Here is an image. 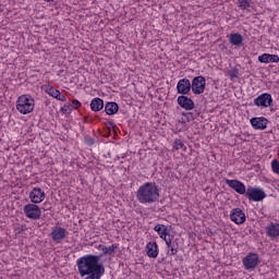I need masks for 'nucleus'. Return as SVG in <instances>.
<instances>
[{"instance_id":"f257e3e1","label":"nucleus","mask_w":279,"mask_h":279,"mask_svg":"<svg viewBox=\"0 0 279 279\" xmlns=\"http://www.w3.org/2000/svg\"><path fill=\"white\" fill-rule=\"evenodd\" d=\"M99 260H101V255L87 254L80 257L76 260V267L81 278L87 276L85 279H101L106 274V267Z\"/></svg>"},{"instance_id":"f03ea898","label":"nucleus","mask_w":279,"mask_h":279,"mask_svg":"<svg viewBox=\"0 0 279 279\" xmlns=\"http://www.w3.org/2000/svg\"><path fill=\"white\" fill-rule=\"evenodd\" d=\"M135 196L140 204H155L160 199V190L156 182H146L138 187Z\"/></svg>"},{"instance_id":"7ed1b4c3","label":"nucleus","mask_w":279,"mask_h":279,"mask_svg":"<svg viewBox=\"0 0 279 279\" xmlns=\"http://www.w3.org/2000/svg\"><path fill=\"white\" fill-rule=\"evenodd\" d=\"M36 100L31 95H22L16 100V110L20 114H29L34 112Z\"/></svg>"},{"instance_id":"20e7f679","label":"nucleus","mask_w":279,"mask_h":279,"mask_svg":"<svg viewBox=\"0 0 279 279\" xmlns=\"http://www.w3.org/2000/svg\"><path fill=\"white\" fill-rule=\"evenodd\" d=\"M242 265L246 271H254L260 265V257L257 253H248L243 259Z\"/></svg>"},{"instance_id":"39448f33","label":"nucleus","mask_w":279,"mask_h":279,"mask_svg":"<svg viewBox=\"0 0 279 279\" xmlns=\"http://www.w3.org/2000/svg\"><path fill=\"white\" fill-rule=\"evenodd\" d=\"M245 197H247L250 202H263V199L267 197V194L260 187L248 186Z\"/></svg>"},{"instance_id":"423d86ee","label":"nucleus","mask_w":279,"mask_h":279,"mask_svg":"<svg viewBox=\"0 0 279 279\" xmlns=\"http://www.w3.org/2000/svg\"><path fill=\"white\" fill-rule=\"evenodd\" d=\"M25 217L28 219H33L34 221H37V219H40L43 217V211L40 210V207L36 204H27L23 208Z\"/></svg>"},{"instance_id":"0eeeda50","label":"nucleus","mask_w":279,"mask_h":279,"mask_svg":"<svg viewBox=\"0 0 279 279\" xmlns=\"http://www.w3.org/2000/svg\"><path fill=\"white\" fill-rule=\"evenodd\" d=\"M191 86L194 95H202L206 90V78L202 75L195 76Z\"/></svg>"},{"instance_id":"6e6552de","label":"nucleus","mask_w":279,"mask_h":279,"mask_svg":"<svg viewBox=\"0 0 279 279\" xmlns=\"http://www.w3.org/2000/svg\"><path fill=\"white\" fill-rule=\"evenodd\" d=\"M272 104L274 98L269 93L260 94L258 97L254 99V105L257 106V108H269L272 106Z\"/></svg>"},{"instance_id":"1a4fd4ad","label":"nucleus","mask_w":279,"mask_h":279,"mask_svg":"<svg viewBox=\"0 0 279 279\" xmlns=\"http://www.w3.org/2000/svg\"><path fill=\"white\" fill-rule=\"evenodd\" d=\"M225 182L227 186L235 191V193H239V195H245L247 193V189L245 187V184L239 180L227 179Z\"/></svg>"},{"instance_id":"9d476101","label":"nucleus","mask_w":279,"mask_h":279,"mask_svg":"<svg viewBox=\"0 0 279 279\" xmlns=\"http://www.w3.org/2000/svg\"><path fill=\"white\" fill-rule=\"evenodd\" d=\"M230 219H231V221H233V223H236V226H241V225L245 223L247 218L245 217V211H243V209L236 207L231 210Z\"/></svg>"},{"instance_id":"9b49d317","label":"nucleus","mask_w":279,"mask_h":279,"mask_svg":"<svg viewBox=\"0 0 279 279\" xmlns=\"http://www.w3.org/2000/svg\"><path fill=\"white\" fill-rule=\"evenodd\" d=\"M191 89L192 85L189 78H181L177 84V93H179V95H189Z\"/></svg>"},{"instance_id":"f8f14e48","label":"nucleus","mask_w":279,"mask_h":279,"mask_svg":"<svg viewBox=\"0 0 279 279\" xmlns=\"http://www.w3.org/2000/svg\"><path fill=\"white\" fill-rule=\"evenodd\" d=\"M45 197H47V195L40 187H34L29 193V199L33 204H40L41 202H45Z\"/></svg>"},{"instance_id":"ddd939ff","label":"nucleus","mask_w":279,"mask_h":279,"mask_svg":"<svg viewBox=\"0 0 279 279\" xmlns=\"http://www.w3.org/2000/svg\"><path fill=\"white\" fill-rule=\"evenodd\" d=\"M50 236L54 243H62L66 236V230L62 227H54L50 233Z\"/></svg>"},{"instance_id":"4468645a","label":"nucleus","mask_w":279,"mask_h":279,"mask_svg":"<svg viewBox=\"0 0 279 279\" xmlns=\"http://www.w3.org/2000/svg\"><path fill=\"white\" fill-rule=\"evenodd\" d=\"M250 123L254 130H267V124L269 123V120L265 117L259 118H252L250 120Z\"/></svg>"},{"instance_id":"2eb2a0df","label":"nucleus","mask_w":279,"mask_h":279,"mask_svg":"<svg viewBox=\"0 0 279 279\" xmlns=\"http://www.w3.org/2000/svg\"><path fill=\"white\" fill-rule=\"evenodd\" d=\"M177 101L183 110H194L195 108V102L187 96L181 95L178 97Z\"/></svg>"},{"instance_id":"dca6fc26","label":"nucleus","mask_w":279,"mask_h":279,"mask_svg":"<svg viewBox=\"0 0 279 279\" xmlns=\"http://www.w3.org/2000/svg\"><path fill=\"white\" fill-rule=\"evenodd\" d=\"M266 235L269 239H278L279 236V223L270 222L266 226Z\"/></svg>"},{"instance_id":"f3484780","label":"nucleus","mask_w":279,"mask_h":279,"mask_svg":"<svg viewBox=\"0 0 279 279\" xmlns=\"http://www.w3.org/2000/svg\"><path fill=\"white\" fill-rule=\"evenodd\" d=\"M258 62H262L263 64L278 63L279 62V56L278 54L263 53L258 57Z\"/></svg>"},{"instance_id":"a211bd4d","label":"nucleus","mask_w":279,"mask_h":279,"mask_svg":"<svg viewBox=\"0 0 279 279\" xmlns=\"http://www.w3.org/2000/svg\"><path fill=\"white\" fill-rule=\"evenodd\" d=\"M119 248V244H111L110 246H106L100 244L98 246V250H100L102 252V254H100L101 258L104 256H112V254H114V252Z\"/></svg>"},{"instance_id":"6ab92c4d","label":"nucleus","mask_w":279,"mask_h":279,"mask_svg":"<svg viewBox=\"0 0 279 279\" xmlns=\"http://www.w3.org/2000/svg\"><path fill=\"white\" fill-rule=\"evenodd\" d=\"M146 250L149 258H158V244L156 242H148Z\"/></svg>"},{"instance_id":"aec40b11","label":"nucleus","mask_w":279,"mask_h":279,"mask_svg":"<svg viewBox=\"0 0 279 279\" xmlns=\"http://www.w3.org/2000/svg\"><path fill=\"white\" fill-rule=\"evenodd\" d=\"M155 232L162 239L163 241H167V236H169V229L165 225H157L154 228Z\"/></svg>"},{"instance_id":"412c9836","label":"nucleus","mask_w":279,"mask_h":279,"mask_svg":"<svg viewBox=\"0 0 279 279\" xmlns=\"http://www.w3.org/2000/svg\"><path fill=\"white\" fill-rule=\"evenodd\" d=\"M105 112L109 116L117 114L119 112V104L114 101L107 102L105 105Z\"/></svg>"},{"instance_id":"4be33fe9","label":"nucleus","mask_w":279,"mask_h":279,"mask_svg":"<svg viewBox=\"0 0 279 279\" xmlns=\"http://www.w3.org/2000/svg\"><path fill=\"white\" fill-rule=\"evenodd\" d=\"M90 109L93 112H99L100 110H104V99L101 98H94L90 102Z\"/></svg>"},{"instance_id":"5701e85b","label":"nucleus","mask_w":279,"mask_h":279,"mask_svg":"<svg viewBox=\"0 0 279 279\" xmlns=\"http://www.w3.org/2000/svg\"><path fill=\"white\" fill-rule=\"evenodd\" d=\"M229 43L235 47L243 45V36L239 33L231 34L229 36Z\"/></svg>"},{"instance_id":"b1692460","label":"nucleus","mask_w":279,"mask_h":279,"mask_svg":"<svg viewBox=\"0 0 279 279\" xmlns=\"http://www.w3.org/2000/svg\"><path fill=\"white\" fill-rule=\"evenodd\" d=\"M167 247L170 248V256H175V254H178V243L177 242H172L171 239H167L165 240Z\"/></svg>"},{"instance_id":"393cba45","label":"nucleus","mask_w":279,"mask_h":279,"mask_svg":"<svg viewBox=\"0 0 279 279\" xmlns=\"http://www.w3.org/2000/svg\"><path fill=\"white\" fill-rule=\"evenodd\" d=\"M183 117H185L187 123H191V121H195V119H197V117H199V111L195 110V111H191V112H183L182 113Z\"/></svg>"},{"instance_id":"a878e982","label":"nucleus","mask_w":279,"mask_h":279,"mask_svg":"<svg viewBox=\"0 0 279 279\" xmlns=\"http://www.w3.org/2000/svg\"><path fill=\"white\" fill-rule=\"evenodd\" d=\"M241 10H250L252 8V0H238Z\"/></svg>"},{"instance_id":"bb28decb","label":"nucleus","mask_w":279,"mask_h":279,"mask_svg":"<svg viewBox=\"0 0 279 279\" xmlns=\"http://www.w3.org/2000/svg\"><path fill=\"white\" fill-rule=\"evenodd\" d=\"M46 93L50 95V97H53L54 99L58 97L60 90H58L56 87L48 85L46 87Z\"/></svg>"},{"instance_id":"cd10ccee","label":"nucleus","mask_w":279,"mask_h":279,"mask_svg":"<svg viewBox=\"0 0 279 279\" xmlns=\"http://www.w3.org/2000/svg\"><path fill=\"white\" fill-rule=\"evenodd\" d=\"M271 169H272L274 173L279 174V161H278V159H274L271 161Z\"/></svg>"},{"instance_id":"c85d7f7f","label":"nucleus","mask_w":279,"mask_h":279,"mask_svg":"<svg viewBox=\"0 0 279 279\" xmlns=\"http://www.w3.org/2000/svg\"><path fill=\"white\" fill-rule=\"evenodd\" d=\"M84 142L88 147H93V145H95V138L90 137V135H85Z\"/></svg>"},{"instance_id":"c756f323","label":"nucleus","mask_w":279,"mask_h":279,"mask_svg":"<svg viewBox=\"0 0 279 279\" xmlns=\"http://www.w3.org/2000/svg\"><path fill=\"white\" fill-rule=\"evenodd\" d=\"M182 147H184V142L182 140H174L173 149L178 150L182 149Z\"/></svg>"},{"instance_id":"7c9ffc66","label":"nucleus","mask_w":279,"mask_h":279,"mask_svg":"<svg viewBox=\"0 0 279 279\" xmlns=\"http://www.w3.org/2000/svg\"><path fill=\"white\" fill-rule=\"evenodd\" d=\"M229 77L231 80H234V78L239 77V69L235 68V69L230 70L229 71Z\"/></svg>"},{"instance_id":"2f4dec72","label":"nucleus","mask_w":279,"mask_h":279,"mask_svg":"<svg viewBox=\"0 0 279 279\" xmlns=\"http://www.w3.org/2000/svg\"><path fill=\"white\" fill-rule=\"evenodd\" d=\"M81 107H82V102H80V100L77 99H73L72 104H70V108L74 110H77V108H81Z\"/></svg>"},{"instance_id":"473e14b6","label":"nucleus","mask_w":279,"mask_h":279,"mask_svg":"<svg viewBox=\"0 0 279 279\" xmlns=\"http://www.w3.org/2000/svg\"><path fill=\"white\" fill-rule=\"evenodd\" d=\"M61 110H62V112H64V113H69V112H71V110H73V109H72L71 105H65V106H63V107L61 108Z\"/></svg>"},{"instance_id":"72a5a7b5","label":"nucleus","mask_w":279,"mask_h":279,"mask_svg":"<svg viewBox=\"0 0 279 279\" xmlns=\"http://www.w3.org/2000/svg\"><path fill=\"white\" fill-rule=\"evenodd\" d=\"M56 99H58L59 101H66V96L62 95V93L59 92V95Z\"/></svg>"},{"instance_id":"f704fd0d","label":"nucleus","mask_w":279,"mask_h":279,"mask_svg":"<svg viewBox=\"0 0 279 279\" xmlns=\"http://www.w3.org/2000/svg\"><path fill=\"white\" fill-rule=\"evenodd\" d=\"M44 210H51V203H45Z\"/></svg>"},{"instance_id":"c9c22d12","label":"nucleus","mask_w":279,"mask_h":279,"mask_svg":"<svg viewBox=\"0 0 279 279\" xmlns=\"http://www.w3.org/2000/svg\"><path fill=\"white\" fill-rule=\"evenodd\" d=\"M45 1H47V3H51V1H53V0H45Z\"/></svg>"}]
</instances>
